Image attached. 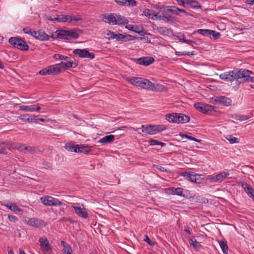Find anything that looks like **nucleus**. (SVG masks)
I'll use <instances>...</instances> for the list:
<instances>
[{"label": "nucleus", "mask_w": 254, "mask_h": 254, "mask_svg": "<svg viewBox=\"0 0 254 254\" xmlns=\"http://www.w3.org/2000/svg\"><path fill=\"white\" fill-rule=\"evenodd\" d=\"M253 73L252 71L248 69L235 68L232 71H226L223 73V80L232 83L241 79L240 81H238L239 84L245 82L254 83V77L250 75Z\"/></svg>", "instance_id": "nucleus-1"}, {"label": "nucleus", "mask_w": 254, "mask_h": 254, "mask_svg": "<svg viewBox=\"0 0 254 254\" xmlns=\"http://www.w3.org/2000/svg\"><path fill=\"white\" fill-rule=\"evenodd\" d=\"M127 81L135 86H138L143 89H147L152 91L157 90L154 83H152L147 79H144L140 77H132L127 78Z\"/></svg>", "instance_id": "nucleus-2"}, {"label": "nucleus", "mask_w": 254, "mask_h": 254, "mask_svg": "<svg viewBox=\"0 0 254 254\" xmlns=\"http://www.w3.org/2000/svg\"><path fill=\"white\" fill-rule=\"evenodd\" d=\"M9 43L15 48L21 51H27L29 49V46L26 42L18 37H13L9 38Z\"/></svg>", "instance_id": "nucleus-3"}, {"label": "nucleus", "mask_w": 254, "mask_h": 254, "mask_svg": "<svg viewBox=\"0 0 254 254\" xmlns=\"http://www.w3.org/2000/svg\"><path fill=\"white\" fill-rule=\"evenodd\" d=\"M42 203L48 206H62L63 203L58 199L49 196H44L40 199Z\"/></svg>", "instance_id": "nucleus-4"}, {"label": "nucleus", "mask_w": 254, "mask_h": 254, "mask_svg": "<svg viewBox=\"0 0 254 254\" xmlns=\"http://www.w3.org/2000/svg\"><path fill=\"white\" fill-rule=\"evenodd\" d=\"M194 107L198 111L205 114H209L214 110V106L202 102L195 103Z\"/></svg>", "instance_id": "nucleus-5"}, {"label": "nucleus", "mask_w": 254, "mask_h": 254, "mask_svg": "<svg viewBox=\"0 0 254 254\" xmlns=\"http://www.w3.org/2000/svg\"><path fill=\"white\" fill-rule=\"evenodd\" d=\"M131 60L137 64L148 66L154 62L155 60L151 57H142L139 58H131Z\"/></svg>", "instance_id": "nucleus-6"}, {"label": "nucleus", "mask_w": 254, "mask_h": 254, "mask_svg": "<svg viewBox=\"0 0 254 254\" xmlns=\"http://www.w3.org/2000/svg\"><path fill=\"white\" fill-rule=\"evenodd\" d=\"M73 54L75 55H78L79 57L81 58H87L90 59H93L95 58V54L93 53H90L86 49H75L73 51Z\"/></svg>", "instance_id": "nucleus-7"}, {"label": "nucleus", "mask_w": 254, "mask_h": 254, "mask_svg": "<svg viewBox=\"0 0 254 254\" xmlns=\"http://www.w3.org/2000/svg\"><path fill=\"white\" fill-rule=\"evenodd\" d=\"M72 207L79 217L85 219L88 217V212L83 204L75 203L72 205Z\"/></svg>", "instance_id": "nucleus-8"}, {"label": "nucleus", "mask_w": 254, "mask_h": 254, "mask_svg": "<svg viewBox=\"0 0 254 254\" xmlns=\"http://www.w3.org/2000/svg\"><path fill=\"white\" fill-rule=\"evenodd\" d=\"M110 33H108V35H111L110 38L112 39H116L117 41H127L128 40H131L132 39L130 38L132 36L131 35H124L122 34H115L114 32L109 31Z\"/></svg>", "instance_id": "nucleus-9"}, {"label": "nucleus", "mask_w": 254, "mask_h": 254, "mask_svg": "<svg viewBox=\"0 0 254 254\" xmlns=\"http://www.w3.org/2000/svg\"><path fill=\"white\" fill-rule=\"evenodd\" d=\"M41 109L39 104L31 105H21L19 106V110L25 112H38Z\"/></svg>", "instance_id": "nucleus-10"}, {"label": "nucleus", "mask_w": 254, "mask_h": 254, "mask_svg": "<svg viewBox=\"0 0 254 254\" xmlns=\"http://www.w3.org/2000/svg\"><path fill=\"white\" fill-rule=\"evenodd\" d=\"M39 242L42 251L48 252L52 250V246L47 238L41 237L39 238Z\"/></svg>", "instance_id": "nucleus-11"}, {"label": "nucleus", "mask_w": 254, "mask_h": 254, "mask_svg": "<svg viewBox=\"0 0 254 254\" xmlns=\"http://www.w3.org/2000/svg\"><path fill=\"white\" fill-rule=\"evenodd\" d=\"M33 37L41 41H47L50 39V36L42 30L34 31Z\"/></svg>", "instance_id": "nucleus-12"}, {"label": "nucleus", "mask_w": 254, "mask_h": 254, "mask_svg": "<svg viewBox=\"0 0 254 254\" xmlns=\"http://www.w3.org/2000/svg\"><path fill=\"white\" fill-rule=\"evenodd\" d=\"M240 184L248 195L250 197L253 198L254 196V190L252 187L250 185L244 182H241Z\"/></svg>", "instance_id": "nucleus-13"}, {"label": "nucleus", "mask_w": 254, "mask_h": 254, "mask_svg": "<svg viewBox=\"0 0 254 254\" xmlns=\"http://www.w3.org/2000/svg\"><path fill=\"white\" fill-rule=\"evenodd\" d=\"M142 132H145L148 134H155L156 131L154 125H142L141 127Z\"/></svg>", "instance_id": "nucleus-14"}, {"label": "nucleus", "mask_w": 254, "mask_h": 254, "mask_svg": "<svg viewBox=\"0 0 254 254\" xmlns=\"http://www.w3.org/2000/svg\"><path fill=\"white\" fill-rule=\"evenodd\" d=\"M118 4L123 6H135L136 5L137 2L135 0H115Z\"/></svg>", "instance_id": "nucleus-15"}, {"label": "nucleus", "mask_w": 254, "mask_h": 254, "mask_svg": "<svg viewBox=\"0 0 254 254\" xmlns=\"http://www.w3.org/2000/svg\"><path fill=\"white\" fill-rule=\"evenodd\" d=\"M116 15H115L113 13H111L109 15L105 14L103 16V19H105L104 21L112 25H116Z\"/></svg>", "instance_id": "nucleus-16"}, {"label": "nucleus", "mask_w": 254, "mask_h": 254, "mask_svg": "<svg viewBox=\"0 0 254 254\" xmlns=\"http://www.w3.org/2000/svg\"><path fill=\"white\" fill-rule=\"evenodd\" d=\"M62 70H65L70 67H76L77 66V64L73 62L68 61L67 62H62L60 63Z\"/></svg>", "instance_id": "nucleus-17"}, {"label": "nucleus", "mask_w": 254, "mask_h": 254, "mask_svg": "<svg viewBox=\"0 0 254 254\" xmlns=\"http://www.w3.org/2000/svg\"><path fill=\"white\" fill-rule=\"evenodd\" d=\"M178 113H173L168 114L166 115V119L170 123L178 124Z\"/></svg>", "instance_id": "nucleus-18"}, {"label": "nucleus", "mask_w": 254, "mask_h": 254, "mask_svg": "<svg viewBox=\"0 0 254 254\" xmlns=\"http://www.w3.org/2000/svg\"><path fill=\"white\" fill-rule=\"evenodd\" d=\"M180 175L185 177L188 180L193 182V181H196V176L193 174V173H190V172H183L180 173Z\"/></svg>", "instance_id": "nucleus-19"}, {"label": "nucleus", "mask_w": 254, "mask_h": 254, "mask_svg": "<svg viewBox=\"0 0 254 254\" xmlns=\"http://www.w3.org/2000/svg\"><path fill=\"white\" fill-rule=\"evenodd\" d=\"M115 140V136L114 135H108L105 136V137L101 138L99 140V142L105 144L112 142Z\"/></svg>", "instance_id": "nucleus-20"}, {"label": "nucleus", "mask_w": 254, "mask_h": 254, "mask_svg": "<svg viewBox=\"0 0 254 254\" xmlns=\"http://www.w3.org/2000/svg\"><path fill=\"white\" fill-rule=\"evenodd\" d=\"M116 25H125L128 23V19L124 16L116 14Z\"/></svg>", "instance_id": "nucleus-21"}, {"label": "nucleus", "mask_w": 254, "mask_h": 254, "mask_svg": "<svg viewBox=\"0 0 254 254\" xmlns=\"http://www.w3.org/2000/svg\"><path fill=\"white\" fill-rule=\"evenodd\" d=\"M178 124H185L187 123L190 122V118L184 114H181L178 113Z\"/></svg>", "instance_id": "nucleus-22"}, {"label": "nucleus", "mask_w": 254, "mask_h": 254, "mask_svg": "<svg viewBox=\"0 0 254 254\" xmlns=\"http://www.w3.org/2000/svg\"><path fill=\"white\" fill-rule=\"evenodd\" d=\"M51 67V74L56 75L60 73L62 70L60 64H56L53 65H50Z\"/></svg>", "instance_id": "nucleus-23"}, {"label": "nucleus", "mask_w": 254, "mask_h": 254, "mask_svg": "<svg viewBox=\"0 0 254 254\" xmlns=\"http://www.w3.org/2000/svg\"><path fill=\"white\" fill-rule=\"evenodd\" d=\"M27 224L31 226L37 227L40 224V222L41 221L37 218H28V220L26 221Z\"/></svg>", "instance_id": "nucleus-24"}, {"label": "nucleus", "mask_w": 254, "mask_h": 254, "mask_svg": "<svg viewBox=\"0 0 254 254\" xmlns=\"http://www.w3.org/2000/svg\"><path fill=\"white\" fill-rule=\"evenodd\" d=\"M187 4H188L191 8L193 9L200 8L201 5L198 2L195 0H188Z\"/></svg>", "instance_id": "nucleus-25"}, {"label": "nucleus", "mask_w": 254, "mask_h": 254, "mask_svg": "<svg viewBox=\"0 0 254 254\" xmlns=\"http://www.w3.org/2000/svg\"><path fill=\"white\" fill-rule=\"evenodd\" d=\"M79 34L74 30H67V40L77 39Z\"/></svg>", "instance_id": "nucleus-26"}, {"label": "nucleus", "mask_w": 254, "mask_h": 254, "mask_svg": "<svg viewBox=\"0 0 254 254\" xmlns=\"http://www.w3.org/2000/svg\"><path fill=\"white\" fill-rule=\"evenodd\" d=\"M66 146L67 147L68 150L79 153V145H74L72 143H69L67 144Z\"/></svg>", "instance_id": "nucleus-27"}, {"label": "nucleus", "mask_w": 254, "mask_h": 254, "mask_svg": "<svg viewBox=\"0 0 254 254\" xmlns=\"http://www.w3.org/2000/svg\"><path fill=\"white\" fill-rule=\"evenodd\" d=\"M56 38L67 40V30H60L56 35Z\"/></svg>", "instance_id": "nucleus-28"}, {"label": "nucleus", "mask_w": 254, "mask_h": 254, "mask_svg": "<svg viewBox=\"0 0 254 254\" xmlns=\"http://www.w3.org/2000/svg\"><path fill=\"white\" fill-rule=\"evenodd\" d=\"M51 66H47L39 71V73L42 75H52Z\"/></svg>", "instance_id": "nucleus-29"}, {"label": "nucleus", "mask_w": 254, "mask_h": 254, "mask_svg": "<svg viewBox=\"0 0 254 254\" xmlns=\"http://www.w3.org/2000/svg\"><path fill=\"white\" fill-rule=\"evenodd\" d=\"M159 20H162L167 22L172 21L173 17L170 15H165L164 13L160 14L158 17Z\"/></svg>", "instance_id": "nucleus-30"}, {"label": "nucleus", "mask_w": 254, "mask_h": 254, "mask_svg": "<svg viewBox=\"0 0 254 254\" xmlns=\"http://www.w3.org/2000/svg\"><path fill=\"white\" fill-rule=\"evenodd\" d=\"M197 32L202 35L210 37V32H213V30L209 29H198Z\"/></svg>", "instance_id": "nucleus-31"}, {"label": "nucleus", "mask_w": 254, "mask_h": 254, "mask_svg": "<svg viewBox=\"0 0 254 254\" xmlns=\"http://www.w3.org/2000/svg\"><path fill=\"white\" fill-rule=\"evenodd\" d=\"M21 150H24L30 153H33L36 151V148L34 146H25V145L22 144L21 146Z\"/></svg>", "instance_id": "nucleus-32"}, {"label": "nucleus", "mask_w": 254, "mask_h": 254, "mask_svg": "<svg viewBox=\"0 0 254 254\" xmlns=\"http://www.w3.org/2000/svg\"><path fill=\"white\" fill-rule=\"evenodd\" d=\"M91 149L88 146L79 145V152L88 153L91 151Z\"/></svg>", "instance_id": "nucleus-33"}, {"label": "nucleus", "mask_w": 254, "mask_h": 254, "mask_svg": "<svg viewBox=\"0 0 254 254\" xmlns=\"http://www.w3.org/2000/svg\"><path fill=\"white\" fill-rule=\"evenodd\" d=\"M180 41L183 42H185L188 44H190L192 47H194V45H197L195 41L187 39L184 35H183V38L182 39H180Z\"/></svg>", "instance_id": "nucleus-34"}, {"label": "nucleus", "mask_w": 254, "mask_h": 254, "mask_svg": "<svg viewBox=\"0 0 254 254\" xmlns=\"http://www.w3.org/2000/svg\"><path fill=\"white\" fill-rule=\"evenodd\" d=\"M143 14L146 17L151 18L152 19H154L153 17V14H154V11L153 10H151L149 9H145L143 11Z\"/></svg>", "instance_id": "nucleus-35"}, {"label": "nucleus", "mask_w": 254, "mask_h": 254, "mask_svg": "<svg viewBox=\"0 0 254 254\" xmlns=\"http://www.w3.org/2000/svg\"><path fill=\"white\" fill-rule=\"evenodd\" d=\"M149 142L151 145H160L161 146L166 145V143L153 139H150Z\"/></svg>", "instance_id": "nucleus-36"}, {"label": "nucleus", "mask_w": 254, "mask_h": 254, "mask_svg": "<svg viewBox=\"0 0 254 254\" xmlns=\"http://www.w3.org/2000/svg\"><path fill=\"white\" fill-rule=\"evenodd\" d=\"M177 9H179V8L176 6H171L170 8L168 7L166 10H164V12H171L176 15H179V11L177 10Z\"/></svg>", "instance_id": "nucleus-37"}, {"label": "nucleus", "mask_w": 254, "mask_h": 254, "mask_svg": "<svg viewBox=\"0 0 254 254\" xmlns=\"http://www.w3.org/2000/svg\"><path fill=\"white\" fill-rule=\"evenodd\" d=\"M6 206L12 211H21V209L19 208L18 206L14 203H11L9 204H7Z\"/></svg>", "instance_id": "nucleus-38"}, {"label": "nucleus", "mask_w": 254, "mask_h": 254, "mask_svg": "<svg viewBox=\"0 0 254 254\" xmlns=\"http://www.w3.org/2000/svg\"><path fill=\"white\" fill-rule=\"evenodd\" d=\"M226 138L229 140L230 143L233 144L235 143H238L239 142V139L234 137L232 135H228L226 137Z\"/></svg>", "instance_id": "nucleus-39"}, {"label": "nucleus", "mask_w": 254, "mask_h": 254, "mask_svg": "<svg viewBox=\"0 0 254 254\" xmlns=\"http://www.w3.org/2000/svg\"><path fill=\"white\" fill-rule=\"evenodd\" d=\"M175 55H177V56H183V55L190 56V55H195V53H194V51H192V52H181L176 51L175 52Z\"/></svg>", "instance_id": "nucleus-40"}, {"label": "nucleus", "mask_w": 254, "mask_h": 254, "mask_svg": "<svg viewBox=\"0 0 254 254\" xmlns=\"http://www.w3.org/2000/svg\"><path fill=\"white\" fill-rule=\"evenodd\" d=\"M221 36V34L219 32H217L214 30H213V32H210V37H209L211 39H213L214 40H216L220 38Z\"/></svg>", "instance_id": "nucleus-41"}, {"label": "nucleus", "mask_w": 254, "mask_h": 254, "mask_svg": "<svg viewBox=\"0 0 254 254\" xmlns=\"http://www.w3.org/2000/svg\"><path fill=\"white\" fill-rule=\"evenodd\" d=\"M54 58L56 60H62L66 61L68 59V57L59 54H56L54 56Z\"/></svg>", "instance_id": "nucleus-42"}, {"label": "nucleus", "mask_w": 254, "mask_h": 254, "mask_svg": "<svg viewBox=\"0 0 254 254\" xmlns=\"http://www.w3.org/2000/svg\"><path fill=\"white\" fill-rule=\"evenodd\" d=\"M175 191H176V195L183 196L184 197H186L185 194L183 193L184 189L183 188H176V190H175Z\"/></svg>", "instance_id": "nucleus-43"}, {"label": "nucleus", "mask_w": 254, "mask_h": 254, "mask_svg": "<svg viewBox=\"0 0 254 254\" xmlns=\"http://www.w3.org/2000/svg\"><path fill=\"white\" fill-rule=\"evenodd\" d=\"M232 105V100L229 98L223 96V106H229Z\"/></svg>", "instance_id": "nucleus-44"}, {"label": "nucleus", "mask_w": 254, "mask_h": 254, "mask_svg": "<svg viewBox=\"0 0 254 254\" xmlns=\"http://www.w3.org/2000/svg\"><path fill=\"white\" fill-rule=\"evenodd\" d=\"M156 131V133L160 132L166 129L164 125H154Z\"/></svg>", "instance_id": "nucleus-45"}, {"label": "nucleus", "mask_w": 254, "mask_h": 254, "mask_svg": "<svg viewBox=\"0 0 254 254\" xmlns=\"http://www.w3.org/2000/svg\"><path fill=\"white\" fill-rule=\"evenodd\" d=\"M63 251L66 254H72V249L70 245H67L64 248Z\"/></svg>", "instance_id": "nucleus-46"}, {"label": "nucleus", "mask_w": 254, "mask_h": 254, "mask_svg": "<svg viewBox=\"0 0 254 254\" xmlns=\"http://www.w3.org/2000/svg\"><path fill=\"white\" fill-rule=\"evenodd\" d=\"M189 243L190 245L193 246L194 248L196 249L199 245V243L196 241L195 239H190L189 240Z\"/></svg>", "instance_id": "nucleus-47"}, {"label": "nucleus", "mask_w": 254, "mask_h": 254, "mask_svg": "<svg viewBox=\"0 0 254 254\" xmlns=\"http://www.w3.org/2000/svg\"><path fill=\"white\" fill-rule=\"evenodd\" d=\"M23 31L25 33L30 35L33 37L34 36V32L35 31H32V29L28 27L24 28Z\"/></svg>", "instance_id": "nucleus-48"}, {"label": "nucleus", "mask_w": 254, "mask_h": 254, "mask_svg": "<svg viewBox=\"0 0 254 254\" xmlns=\"http://www.w3.org/2000/svg\"><path fill=\"white\" fill-rule=\"evenodd\" d=\"M222 178V173H219V174L217 175L216 176L210 178V180H211L213 182H217V181L219 180Z\"/></svg>", "instance_id": "nucleus-49"}, {"label": "nucleus", "mask_w": 254, "mask_h": 254, "mask_svg": "<svg viewBox=\"0 0 254 254\" xmlns=\"http://www.w3.org/2000/svg\"><path fill=\"white\" fill-rule=\"evenodd\" d=\"M29 114H23L19 117V118L20 120L23 122H28L29 121Z\"/></svg>", "instance_id": "nucleus-50"}, {"label": "nucleus", "mask_w": 254, "mask_h": 254, "mask_svg": "<svg viewBox=\"0 0 254 254\" xmlns=\"http://www.w3.org/2000/svg\"><path fill=\"white\" fill-rule=\"evenodd\" d=\"M211 100L212 102H217V103L221 104L222 103V96H220V97L215 96L211 98Z\"/></svg>", "instance_id": "nucleus-51"}, {"label": "nucleus", "mask_w": 254, "mask_h": 254, "mask_svg": "<svg viewBox=\"0 0 254 254\" xmlns=\"http://www.w3.org/2000/svg\"><path fill=\"white\" fill-rule=\"evenodd\" d=\"M228 249H229V248L227 244V241H226V240H225L223 239V254H228Z\"/></svg>", "instance_id": "nucleus-52"}, {"label": "nucleus", "mask_w": 254, "mask_h": 254, "mask_svg": "<svg viewBox=\"0 0 254 254\" xmlns=\"http://www.w3.org/2000/svg\"><path fill=\"white\" fill-rule=\"evenodd\" d=\"M38 116H36V115H32L31 116H29V121H28V122H29V123L36 122L37 121H38Z\"/></svg>", "instance_id": "nucleus-53"}, {"label": "nucleus", "mask_w": 254, "mask_h": 254, "mask_svg": "<svg viewBox=\"0 0 254 254\" xmlns=\"http://www.w3.org/2000/svg\"><path fill=\"white\" fill-rule=\"evenodd\" d=\"M144 237V241L147 243L150 246H153L155 245V242L151 241L147 235H145Z\"/></svg>", "instance_id": "nucleus-54"}, {"label": "nucleus", "mask_w": 254, "mask_h": 254, "mask_svg": "<svg viewBox=\"0 0 254 254\" xmlns=\"http://www.w3.org/2000/svg\"><path fill=\"white\" fill-rule=\"evenodd\" d=\"M226 31V33L225 34V36L228 37L229 38H232V37H234L237 35V34L231 33L230 32H228V30H226V28H223V32Z\"/></svg>", "instance_id": "nucleus-55"}, {"label": "nucleus", "mask_w": 254, "mask_h": 254, "mask_svg": "<svg viewBox=\"0 0 254 254\" xmlns=\"http://www.w3.org/2000/svg\"><path fill=\"white\" fill-rule=\"evenodd\" d=\"M157 30L159 33L162 34H165L167 29L165 27H160L157 28Z\"/></svg>", "instance_id": "nucleus-56"}, {"label": "nucleus", "mask_w": 254, "mask_h": 254, "mask_svg": "<svg viewBox=\"0 0 254 254\" xmlns=\"http://www.w3.org/2000/svg\"><path fill=\"white\" fill-rule=\"evenodd\" d=\"M178 4L182 6L183 7L186 6V4H187V1H188V0H176Z\"/></svg>", "instance_id": "nucleus-57"}, {"label": "nucleus", "mask_w": 254, "mask_h": 254, "mask_svg": "<svg viewBox=\"0 0 254 254\" xmlns=\"http://www.w3.org/2000/svg\"><path fill=\"white\" fill-rule=\"evenodd\" d=\"M238 117H239L238 121H246L249 119V116H245V115H239Z\"/></svg>", "instance_id": "nucleus-58"}, {"label": "nucleus", "mask_w": 254, "mask_h": 254, "mask_svg": "<svg viewBox=\"0 0 254 254\" xmlns=\"http://www.w3.org/2000/svg\"><path fill=\"white\" fill-rule=\"evenodd\" d=\"M8 218L9 220L10 221L15 222L18 220V219L15 216L11 215H8Z\"/></svg>", "instance_id": "nucleus-59"}, {"label": "nucleus", "mask_w": 254, "mask_h": 254, "mask_svg": "<svg viewBox=\"0 0 254 254\" xmlns=\"http://www.w3.org/2000/svg\"><path fill=\"white\" fill-rule=\"evenodd\" d=\"M153 7L156 9H159V10H161L162 9H163L164 10H166V9L168 7H169V6H159V5H154L153 6Z\"/></svg>", "instance_id": "nucleus-60"}, {"label": "nucleus", "mask_w": 254, "mask_h": 254, "mask_svg": "<svg viewBox=\"0 0 254 254\" xmlns=\"http://www.w3.org/2000/svg\"><path fill=\"white\" fill-rule=\"evenodd\" d=\"M64 22H71V16L70 15H64Z\"/></svg>", "instance_id": "nucleus-61"}, {"label": "nucleus", "mask_w": 254, "mask_h": 254, "mask_svg": "<svg viewBox=\"0 0 254 254\" xmlns=\"http://www.w3.org/2000/svg\"><path fill=\"white\" fill-rule=\"evenodd\" d=\"M194 175H195L196 177V178H195L196 181H193V182L195 183L196 184L201 183V182L200 181V179H201V176L199 175L196 174H194Z\"/></svg>", "instance_id": "nucleus-62"}, {"label": "nucleus", "mask_w": 254, "mask_h": 254, "mask_svg": "<svg viewBox=\"0 0 254 254\" xmlns=\"http://www.w3.org/2000/svg\"><path fill=\"white\" fill-rule=\"evenodd\" d=\"M6 147L5 146L1 147L0 149V154H7Z\"/></svg>", "instance_id": "nucleus-63"}, {"label": "nucleus", "mask_w": 254, "mask_h": 254, "mask_svg": "<svg viewBox=\"0 0 254 254\" xmlns=\"http://www.w3.org/2000/svg\"><path fill=\"white\" fill-rule=\"evenodd\" d=\"M81 20V18L80 17L76 16H71V21H75L76 22H78Z\"/></svg>", "instance_id": "nucleus-64"}]
</instances>
